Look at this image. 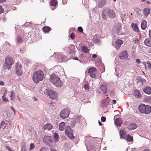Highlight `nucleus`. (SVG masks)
Returning <instances> with one entry per match:
<instances>
[{"instance_id": "f257e3e1", "label": "nucleus", "mask_w": 151, "mask_h": 151, "mask_svg": "<svg viewBox=\"0 0 151 151\" xmlns=\"http://www.w3.org/2000/svg\"><path fill=\"white\" fill-rule=\"evenodd\" d=\"M59 73V72L57 71L56 72V74L55 73L51 74L49 80L56 87H61L62 86L63 83L60 78L58 77Z\"/></svg>"}, {"instance_id": "f03ea898", "label": "nucleus", "mask_w": 151, "mask_h": 151, "mask_svg": "<svg viewBox=\"0 0 151 151\" xmlns=\"http://www.w3.org/2000/svg\"><path fill=\"white\" fill-rule=\"evenodd\" d=\"M116 16V14L113 10L109 8L105 9L102 12V18L105 20L107 19L108 17L114 18H115Z\"/></svg>"}, {"instance_id": "7ed1b4c3", "label": "nucleus", "mask_w": 151, "mask_h": 151, "mask_svg": "<svg viewBox=\"0 0 151 151\" xmlns=\"http://www.w3.org/2000/svg\"><path fill=\"white\" fill-rule=\"evenodd\" d=\"M44 77L43 72L41 70H38L34 73L32 76V80L35 83H37L43 80Z\"/></svg>"}, {"instance_id": "20e7f679", "label": "nucleus", "mask_w": 151, "mask_h": 151, "mask_svg": "<svg viewBox=\"0 0 151 151\" xmlns=\"http://www.w3.org/2000/svg\"><path fill=\"white\" fill-rule=\"evenodd\" d=\"M138 109L141 113L147 114H149L151 112L150 106L144 104L139 105L138 106Z\"/></svg>"}, {"instance_id": "39448f33", "label": "nucleus", "mask_w": 151, "mask_h": 151, "mask_svg": "<svg viewBox=\"0 0 151 151\" xmlns=\"http://www.w3.org/2000/svg\"><path fill=\"white\" fill-rule=\"evenodd\" d=\"M5 62L4 67V69H10L12 67V65L14 63L13 58L9 56L6 58Z\"/></svg>"}, {"instance_id": "423d86ee", "label": "nucleus", "mask_w": 151, "mask_h": 151, "mask_svg": "<svg viewBox=\"0 0 151 151\" xmlns=\"http://www.w3.org/2000/svg\"><path fill=\"white\" fill-rule=\"evenodd\" d=\"M115 69V75L117 77H119L123 74L124 68L122 65L117 64Z\"/></svg>"}, {"instance_id": "0eeeda50", "label": "nucleus", "mask_w": 151, "mask_h": 151, "mask_svg": "<svg viewBox=\"0 0 151 151\" xmlns=\"http://www.w3.org/2000/svg\"><path fill=\"white\" fill-rule=\"evenodd\" d=\"M65 134L67 135L70 139L74 138L75 137L73 134V131L69 126L66 127L65 130Z\"/></svg>"}, {"instance_id": "6e6552de", "label": "nucleus", "mask_w": 151, "mask_h": 151, "mask_svg": "<svg viewBox=\"0 0 151 151\" xmlns=\"http://www.w3.org/2000/svg\"><path fill=\"white\" fill-rule=\"evenodd\" d=\"M70 110L68 108H65L62 110L60 112V116L62 119H65L69 116L70 113Z\"/></svg>"}, {"instance_id": "1a4fd4ad", "label": "nucleus", "mask_w": 151, "mask_h": 151, "mask_svg": "<svg viewBox=\"0 0 151 151\" xmlns=\"http://www.w3.org/2000/svg\"><path fill=\"white\" fill-rule=\"evenodd\" d=\"M96 72L97 70L96 68H91L89 69L88 73L90 74V76L92 78H94L96 77Z\"/></svg>"}, {"instance_id": "9d476101", "label": "nucleus", "mask_w": 151, "mask_h": 151, "mask_svg": "<svg viewBox=\"0 0 151 151\" xmlns=\"http://www.w3.org/2000/svg\"><path fill=\"white\" fill-rule=\"evenodd\" d=\"M48 95L50 99L54 100L58 96V94L55 91L49 90L48 92Z\"/></svg>"}, {"instance_id": "9b49d317", "label": "nucleus", "mask_w": 151, "mask_h": 151, "mask_svg": "<svg viewBox=\"0 0 151 151\" xmlns=\"http://www.w3.org/2000/svg\"><path fill=\"white\" fill-rule=\"evenodd\" d=\"M52 138L49 136H45L43 139L44 142L49 145H50V143L52 142Z\"/></svg>"}, {"instance_id": "f8f14e48", "label": "nucleus", "mask_w": 151, "mask_h": 151, "mask_svg": "<svg viewBox=\"0 0 151 151\" xmlns=\"http://www.w3.org/2000/svg\"><path fill=\"white\" fill-rule=\"evenodd\" d=\"M114 29L116 30V32L119 36L124 34V33L121 32L122 29V26L120 24H116L115 26Z\"/></svg>"}, {"instance_id": "ddd939ff", "label": "nucleus", "mask_w": 151, "mask_h": 151, "mask_svg": "<svg viewBox=\"0 0 151 151\" xmlns=\"http://www.w3.org/2000/svg\"><path fill=\"white\" fill-rule=\"evenodd\" d=\"M122 43V41L120 39H118L115 40L114 46L116 49L118 50L120 48Z\"/></svg>"}, {"instance_id": "4468645a", "label": "nucleus", "mask_w": 151, "mask_h": 151, "mask_svg": "<svg viewBox=\"0 0 151 151\" xmlns=\"http://www.w3.org/2000/svg\"><path fill=\"white\" fill-rule=\"evenodd\" d=\"M120 59L121 60H126L128 57V54L127 51H124L122 52L119 55Z\"/></svg>"}, {"instance_id": "2eb2a0df", "label": "nucleus", "mask_w": 151, "mask_h": 151, "mask_svg": "<svg viewBox=\"0 0 151 151\" xmlns=\"http://www.w3.org/2000/svg\"><path fill=\"white\" fill-rule=\"evenodd\" d=\"M21 64L17 63L16 66V72L17 75H21L22 74V71L21 69Z\"/></svg>"}, {"instance_id": "dca6fc26", "label": "nucleus", "mask_w": 151, "mask_h": 151, "mask_svg": "<svg viewBox=\"0 0 151 151\" xmlns=\"http://www.w3.org/2000/svg\"><path fill=\"white\" fill-rule=\"evenodd\" d=\"M107 2L106 0H100L97 3V6L101 8L104 6Z\"/></svg>"}, {"instance_id": "f3484780", "label": "nucleus", "mask_w": 151, "mask_h": 151, "mask_svg": "<svg viewBox=\"0 0 151 151\" xmlns=\"http://www.w3.org/2000/svg\"><path fill=\"white\" fill-rule=\"evenodd\" d=\"M100 88L103 93L105 94L106 93L107 90V85L106 84L101 85Z\"/></svg>"}, {"instance_id": "a211bd4d", "label": "nucleus", "mask_w": 151, "mask_h": 151, "mask_svg": "<svg viewBox=\"0 0 151 151\" xmlns=\"http://www.w3.org/2000/svg\"><path fill=\"white\" fill-rule=\"evenodd\" d=\"M75 119L76 122L80 124L83 122L84 121V118L79 116H76L75 117Z\"/></svg>"}, {"instance_id": "6ab92c4d", "label": "nucleus", "mask_w": 151, "mask_h": 151, "mask_svg": "<svg viewBox=\"0 0 151 151\" xmlns=\"http://www.w3.org/2000/svg\"><path fill=\"white\" fill-rule=\"evenodd\" d=\"M110 101V99L109 97H107L106 99H104L102 101V104L103 106H106L109 104Z\"/></svg>"}, {"instance_id": "aec40b11", "label": "nucleus", "mask_w": 151, "mask_h": 151, "mask_svg": "<svg viewBox=\"0 0 151 151\" xmlns=\"http://www.w3.org/2000/svg\"><path fill=\"white\" fill-rule=\"evenodd\" d=\"M53 126L50 123H47L44 126L43 128L44 129L50 130L52 128Z\"/></svg>"}, {"instance_id": "412c9836", "label": "nucleus", "mask_w": 151, "mask_h": 151, "mask_svg": "<svg viewBox=\"0 0 151 151\" xmlns=\"http://www.w3.org/2000/svg\"><path fill=\"white\" fill-rule=\"evenodd\" d=\"M144 43L146 46L151 47V38L146 39L144 41Z\"/></svg>"}, {"instance_id": "4be33fe9", "label": "nucleus", "mask_w": 151, "mask_h": 151, "mask_svg": "<svg viewBox=\"0 0 151 151\" xmlns=\"http://www.w3.org/2000/svg\"><path fill=\"white\" fill-rule=\"evenodd\" d=\"M150 10L149 8L147 7L144 9V13L146 17H147L150 14Z\"/></svg>"}, {"instance_id": "5701e85b", "label": "nucleus", "mask_w": 151, "mask_h": 151, "mask_svg": "<svg viewBox=\"0 0 151 151\" xmlns=\"http://www.w3.org/2000/svg\"><path fill=\"white\" fill-rule=\"evenodd\" d=\"M116 125L118 126H120L122 124V119L120 118L116 119L115 121Z\"/></svg>"}, {"instance_id": "b1692460", "label": "nucleus", "mask_w": 151, "mask_h": 151, "mask_svg": "<svg viewBox=\"0 0 151 151\" xmlns=\"http://www.w3.org/2000/svg\"><path fill=\"white\" fill-rule=\"evenodd\" d=\"M137 125L135 124H131L129 125L128 126V129L130 130H132L137 128Z\"/></svg>"}, {"instance_id": "393cba45", "label": "nucleus", "mask_w": 151, "mask_h": 151, "mask_svg": "<svg viewBox=\"0 0 151 151\" xmlns=\"http://www.w3.org/2000/svg\"><path fill=\"white\" fill-rule=\"evenodd\" d=\"M147 27V22L144 20H142L141 24V27L142 29L144 30Z\"/></svg>"}, {"instance_id": "a878e982", "label": "nucleus", "mask_w": 151, "mask_h": 151, "mask_svg": "<svg viewBox=\"0 0 151 151\" xmlns=\"http://www.w3.org/2000/svg\"><path fill=\"white\" fill-rule=\"evenodd\" d=\"M145 93L148 94H151V88L150 87H147L143 89Z\"/></svg>"}, {"instance_id": "bb28decb", "label": "nucleus", "mask_w": 151, "mask_h": 151, "mask_svg": "<svg viewBox=\"0 0 151 151\" xmlns=\"http://www.w3.org/2000/svg\"><path fill=\"white\" fill-rule=\"evenodd\" d=\"M134 95L136 98H139L141 97V94L140 92L137 90H135L134 93Z\"/></svg>"}, {"instance_id": "cd10ccee", "label": "nucleus", "mask_w": 151, "mask_h": 151, "mask_svg": "<svg viewBox=\"0 0 151 151\" xmlns=\"http://www.w3.org/2000/svg\"><path fill=\"white\" fill-rule=\"evenodd\" d=\"M65 124L64 122H62L60 123L59 124V129L60 131H63L65 129Z\"/></svg>"}, {"instance_id": "c85d7f7f", "label": "nucleus", "mask_w": 151, "mask_h": 151, "mask_svg": "<svg viewBox=\"0 0 151 151\" xmlns=\"http://www.w3.org/2000/svg\"><path fill=\"white\" fill-rule=\"evenodd\" d=\"M131 26L134 31L136 32H139V29H138L137 26L136 24L132 23Z\"/></svg>"}, {"instance_id": "c756f323", "label": "nucleus", "mask_w": 151, "mask_h": 151, "mask_svg": "<svg viewBox=\"0 0 151 151\" xmlns=\"http://www.w3.org/2000/svg\"><path fill=\"white\" fill-rule=\"evenodd\" d=\"M100 38L96 35H95L93 38V41L95 43H98L99 41Z\"/></svg>"}, {"instance_id": "7c9ffc66", "label": "nucleus", "mask_w": 151, "mask_h": 151, "mask_svg": "<svg viewBox=\"0 0 151 151\" xmlns=\"http://www.w3.org/2000/svg\"><path fill=\"white\" fill-rule=\"evenodd\" d=\"M81 50L82 51L86 53H87L89 52V50L88 48L85 45L83 46L82 47Z\"/></svg>"}, {"instance_id": "2f4dec72", "label": "nucleus", "mask_w": 151, "mask_h": 151, "mask_svg": "<svg viewBox=\"0 0 151 151\" xmlns=\"http://www.w3.org/2000/svg\"><path fill=\"white\" fill-rule=\"evenodd\" d=\"M53 138L55 142H57L58 140L59 136L58 134L57 133H55L53 134Z\"/></svg>"}, {"instance_id": "473e14b6", "label": "nucleus", "mask_w": 151, "mask_h": 151, "mask_svg": "<svg viewBox=\"0 0 151 151\" xmlns=\"http://www.w3.org/2000/svg\"><path fill=\"white\" fill-rule=\"evenodd\" d=\"M125 134V132H124V131L122 130H120L119 131V135L120 136V138L122 139L124 138L123 137V136H124Z\"/></svg>"}, {"instance_id": "72a5a7b5", "label": "nucleus", "mask_w": 151, "mask_h": 151, "mask_svg": "<svg viewBox=\"0 0 151 151\" xmlns=\"http://www.w3.org/2000/svg\"><path fill=\"white\" fill-rule=\"evenodd\" d=\"M57 3V0H51L50 4L52 6H55Z\"/></svg>"}, {"instance_id": "f704fd0d", "label": "nucleus", "mask_w": 151, "mask_h": 151, "mask_svg": "<svg viewBox=\"0 0 151 151\" xmlns=\"http://www.w3.org/2000/svg\"><path fill=\"white\" fill-rule=\"evenodd\" d=\"M17 42L18 43H19L22 42L23 40L21 37L19 36H18L17 37Z\"/></svg>"}, {"instance_id": "c9c22d12", "label": "nucleus", "mask_w": 151, "mask_h": 151, "mask_svg": "<svg viewBox=\"0 0 151 151\" xmlns=\"http://www.w3.org/2000/svg\"><path fill=\"white\" fill-rule=\"evenodd\" d=\"M50 28L48 27H45L43 28V31L45 33L48 32L50 31Z\"/></svg>"}, {"instance_id": "e433bc0d", "label": "nucleus", "mask_w": 151, "mask_h": 151, "mask_svg": "<svg viewBox=\"0 0 151 151\" xmlns=\"http://www.w3.org/2000/svg\"><path fill=\"white\" fill-rule=\"evenodd\" d=\"M127 140L128 141L130 142L132 141L133 137L129 134H128L126 137Z\"/></svg>"}, {"instance_id": "4c0bfd02", "label": "nucleus", "mask_w": 151, "mask_h": 151, "mask_svg": "<svg viewBox=\"0 0 151 151\" xmlns=\"http://www.w3.org/2000/svg\"><path fill=\"white\" fill-rule=\"evenodd\" d=\"M11 97L12 100H13L15 99V94L14 92L13 91H12L11 93Z\"/></svg>"}, {"instance_id": "58836bf2", "label": "nucleus", "mask_w": 151, "mask_h": 151, "mask_svg": "<svg viewBox=\"0 0 151 151\" xmlns=\"http://www.w3.org/2000/svg\"><path fill=\"white\" fill-rule=\"evenodd\" d=\"M90 150V151H98L99 149L96 148L94 146H92L91 147Z\"/></svg>"}, {"instance_id": "ea45409f", "label": "nucleus", "mask_w": 151, "mask_h": 151, "mask_svg": "<svg viewBox=\"0 0 151 151\" xmlns=\"http://www.w3.org/2000/svg\"><path fill=\"white\" fill-rule=\"evenodd\" d=\"M77 122H76V120L75 121L74 120L72 121L70 123L71 126L73 127H74Z\"/></svg>"}, {"instance_id": "a19ab883", "label": "nucleus", "mask_w": 151, "mask_h": 151, "mask_svg": "<svg viewBox=\"0 0 151 151\" xmlns=\"http://www.w3.org/2000/svg\"><path fill=\"white\" fill-rule=\"evenodd\" d=\"M151 68V64L149 63H147V65L145 66V68L147 69L149 68V70H150Z\"/></svg>"}, {"instance_id": "79ce46f5", "label": "nucleus", "mask_w": 151, "mask_h": 151, "mask_svg": "<svg viewBox=\"0 0 151 151\" xmlns=\"http://www.w3.org/2000/svg\"><path fill=\"white\" fill-rule=\"evenodd\" d=\"M24 144L25 143H24V144L21 146L22 147V151H26V148Z\"/></svg>"}, {"instance_id": "37998d69", "label": "nucleus", "mask_w": 151, "mask_h": 151, "mask_svg": "<svg viewBox=\"0 0 151 151\" xmlns=\"http://www.w3.org/2000/svg\"><path fill=\"white\" fill-rule=\"evenodd\" d=\"M5 124H6L5 122H2L1 123V126L0 127V128H2L4 129V127H5Z\"/></svg>"}, {"instance_id": "c03bdc74", "label": "nucleus", "mask_w": 151, "mask_h": 151, "mask_svg": "<svg viewBox=\"0 0 151 151\" xmlns=\"http://www.w3.org/2000/svg\"><path fill=\"white\" fill-rule=\"evenodd\" d=\"M133 41L135 44H138L139 43V41L138 39L135 38V39H133Z\"/></svg>"}, {"instance_id": "a18cd8bd", "label": "nucleus", "mask_w": 151, "mask_h": 151, "mask_svg": "<svg viewBox=\"0 0 151 151\" xmlns=\"http://www.w3.org/2000/svg\"><path fill=\"white\" fill-rule=\"evenodd\" d=\"M78 30L81 32H82L83 31V29L81 27H78Z\"/></svg>"}, {"instance_id": "49530a36", "label": "nucleus", "mask_w": 151, "mask_h": 151, "mask_svg": "<svg viewBox=\"0 0 151 151\" xmlns=\"http://www.w3.org/2000/svg\"><path fill=\"white\" fill-rule=\"evenodd\" d=\"M35 145L33 143H31L30 145V150H32L35 147Z\"/></svg>"}, {"instance_id": "de8ad7c7", "label": "nucleus", "mask_w": 151, "mask_h": 151, "mask_svg": "<svg viewBox=\"0 0 151 151\" xmlns=\"http://www.w3.org/2000/svg\"><path fill=\"white\" fill-rule=\"evenodd\" d=\"M40 151H47V148L44 147H42L40 149Z\"/></svg>"}, {"instance_id": "09e8293b", "label": "nucleus", "mask_w": 151, "mask_h": 151, "mask_svg": "<svg viewBox=\"0 0 151 151\" xmlns=\"http://www.w3.org/2000/svg\"><path fill=\"white\" fill-rule=\"evenodd\" d=\"M101 120L103 122H105L106 120V118L104 116H102L101 118Z\"/></svg>"}, {"instance_id": "8fccbe9b", "label": "nucleus", "mask_w": 151, "mask_h": 151, "mask_svg": "<svg viewBox=\"0 0 151 151\" xmlns=\"http://www.w3.org/2000/svg\"><path fill=\"white\" fill-rule=\"evenodd\" d=\"M2 99L3 101L5 102H7L8 100L6 99V98L5 96H2Z\"/></svg>"}, {"instance_id": "3c124183", "label": "nucleus", "mask_w": 151, "mask_h": 151, "mask_svg": "<svg viewBox=\"0 0 151 151\" xmlns=\"http://www.w3.org/2000/svg\"><path fill=\"white\" fill-rule=\"evenodd\" d=\"M70 37L72 39H73L75 37L74 33L73 32L71 34Z\"/></svg>"}, {"instance_id": "603ef678", "label": "nucleus", "mask_w": 151, "mask_h": 151, "mask_svg": "<svg viewBox=\"0 0 151 151\" xmlns=\"http://www.w3.org/2000/svg\"><path fill=\"white\" fill-rule=\"evenodd\" d=\"M84 88L86 90H88L89 89V86L88 85L85 84L84 85Z\"/></svg>"}, {"instance_id": "864d4df0", "label": "nucleus", "mask_w": 151, "mask_h": 151, "mask_svg": "<svg viewBox=\"0 0 151 151\" xmlns=\"http://www.w3.org/2000/svg\"><path fill=\"white\" fill-rule=\"evenodd\" d=\"M4 9L0 5V14L4 12Z\"/></svg>"}, {"instance_id": "5fc2aeb1", "label": "nucleus", "mask_w": 151, "mask_h": 151, "mask_svg": "<svg viewBox=\"0 0 151 151\" xmlns=\"http://www.w3.org/2000/svg\"><path fill=\"white\" fill-rule=\"evenodd\" d=\"M5 45L7 46V47H9L11 46L10 44L6 42L5 43Z\"/></svg>"}, {"instance_id": "6e6d98bb", "label": "nucleus", "mask_w": 151, "mask_h": 151, "mask_svg": "<svg viewBox=\"0 0 151 151\" xmlns=\"http://www.w3.org/2000/svg\"><path fill=\"white\" fill-rule=\"evenodd\" d=\"M141 83H142V84L146 83V80L145 79H141Z\"/></svg>"}, {"instance_id": "4d7b16f0", "label": "nucleus", "mask_w": 151, "mask_h": 151, "mask_svg": "<svg viewBox=\"0 0 151 151\" xmlns=\"http://www.w3.org/2000/svg\"><path fill=\"white\" fill-rule=\"evenodd\" d=\"M136 62L137 63H140L141 62L140 60L138 59H136Z\"/></svg>"}, {"instance_id": "13d9d810", "label": "nucleus", "mask_w": 151, "mask_h": 151, "mask_svg": "<svg viewBox=\"0 0 151 151\" xmlns=\"http://www.w3.org/2000/svg\"><path fill=\"white\" fill-rule=\"evenodd\" d=\"M60 68H61V67L59 66H56L55 67L54 69L56 70L58 69H59Z\"/></svg>"}, {"instance_id": "bf43d9fd", "label": "nucleus", "mask_w": 151, "mask_h": 151, "mask_svg": "<svg viewBox=\"0 0 151 151\" xmlns=\"http://www.w3.org/2000/svg\"><path fill=\"white\" fill-rule=\"evenodd\" d=\"M6 148L9 151H11L12 150L10 148L9 146H6Z\"/></svg>"}, {"instance_id": "052dcab7", "label": "nucleus", "mask_w": 151, "mask_h": 151, "mask_svg": "<svg viewBox=\"0 0 151 151\" xmlns=\"http://www.w3.org/2000/svg\"><path fill=\"white\" fill-rule=\"evenodd\" d=\"M83 0V3H83V1H84V6H85V5H86L87 4V2H85V1H87V0H84L83 1V0Z\"/></svg>"}, {"instance_id": "680f3d73", "label": "nucleus", "mask_w": 151, "mask_h": 151, "mask_svg": "<svg viewBox=\"0 0 151 151\" xmlns=\"http://www.w3.org/2000/svg\"><path fill=\"white\" fill-rule=\"evenodd\" d=\"M97 57V55L96 54H94L92 56V57L93 58H95Z\"/></svg>"}, {"instance_id": "e2e57ef3", "label": "nucleus", "mask_w": 151, "mask_h": 151, "mask_svg": "<svg viewBox=\"0 0 151 151\" xmlns=\"http://www.w3.org/2000/svg\"><path fill=\"white\" fill-rule=\"evenodd\" d=\"M6 96V91L3 94V96Z\"/></svg>"}, {"instance_id": "0e129e2a", "label": "nucleus", "mask_w": 151, "mask_h": 151, "mask_svg": "<svg viewBox=\"0 0 151 151\" xmlns=\"http://www.w3.org/2000/svg\"><path fill=\"white\" fill-rule=\"evenodd\" d=\"M50 150L51 151H57L55 149L53 148H50Z\"/></svg>"}, {"instance_id": "69168bd1", "label": "nucleus", "mask_w": 151, "mask_h": 151, "mask_svg": "<svg viewBox=\"0 0 151 151\" xmlns=\"http://www.w3.org/2000/svg\"><path fill=\"white\" fill-rule=\"evenodd\" d=\"M0 85L1 86H3L4 85V83L3 82L0 81Z\"/></svg>"}, {"instance_id": "338daca9", "label": "nucleus", "mask_w": 151, "mask_h": 151, "mask_svg": "<svg viewBox=\"0 0 151 151\" xmlns=\"http://www.w3.org/2000/svg\"><path fill=\"white\" fill-rule=\"evenodd\" d=\"M126 15L125 14H122L121 16L122 18L123 19V18L124 17L126 16Z\"/></svg>"}, {"instance_id": "774afa93", "label": "nucleus", "mask_w": 151, "mask_h": 151, "mask_svg": "<svg viewBox=\"0 0 151 151\" xmlns=\"http://www.w3.org/2000/svg\"><path fill=\"white\" fill-rule=\"evenodd\" d=\"M112 102L114 104H115L116 103V101L115 100H112Z\"/></svg>"}]
</instances>
